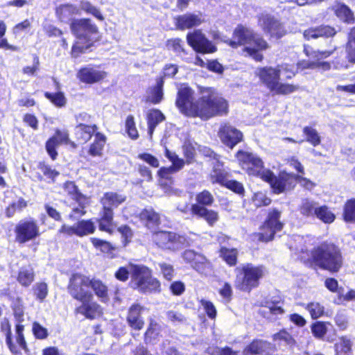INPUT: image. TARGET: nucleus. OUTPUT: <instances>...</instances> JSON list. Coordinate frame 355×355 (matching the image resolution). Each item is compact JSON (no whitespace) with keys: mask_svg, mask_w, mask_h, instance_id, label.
Returning a JSON list of instances; mask_svg holds the SVG:
<instances>
[{"mask_svg":"<svg viewBox=\"0 0 355 355\" xmlns=\"http://www.w3.org/2000/svg\"><path fill=\"white\" fill-rule=\"evenodd\" d=\"M175 104L182 114L202 120L226 114L228 111V103L222 96L207 90L195 101L194 92L186 85L178 89Z\"/></svg>","mask_w":355,"mask_h":355,"instance_id":"f257e3e1","label":"nucleus"},{"mask_svg":"<svg viewBox=\"0 0 355 355\" xmlns=\"http://www.w3.org/2000/svg\"><path fill=\"white\" fill-rule=\"evenodd\" d=\"M229 44L233 48L243 46V55L257 62H261L263 58L261 52L270 47L267 41L261 35L242 25L235 28L233 40H230Z\"/></svg>","mask_w":355,"mask_h":355,"instance_id":"f03ea898","label":"nucleus"},{"mask_svg":"<svg viewBox=\"0 0 355 355\" xmlns=\"http://www.w3.org/2000/svg\"><path fill=\"white\" fill-rule=\"evenodd\" d=\"M311 257L316 266L330 272H337L343 263L339 248L331 243L324 242L314 248Z\"/></svg>","mask_w":355,"mask_h":355,"instance_id":"7ed1b4c3","label":"nucleus"},{"mask_svg":"<svg viewBox=\"0 0 355 355\" xmlns=\"http://www.w3.org/2000/svg\"><path fill=\"white\" fill-rule=\"evenodd\" d=\"M131 286L142 293L159 291V282L152 277L151 270L144 265L130 263Z\"/></svg>","mask_w":355,"mask_h":355,"instance_id":"20e7f679","label":"nucleus"},{"mask_svg":"<svg viewBox=\"0 0 355 355\" xmlns=\"http://www.w3.org/2000/svg\"><path fill=\"white\" fill-rule=\"evenodd\" d=\"M235 286L241 291H250L258 286L259 279L264 275V268L248 263L236 268Z\"/></svg>","mask_w":355,"mask_h":355,"instance_id":"39448f33","label":"nucleus"},{"mask_svg":"<svg viewBox=\"0 0 355 355\" xmlns=\"http://www.w3.org/2000/svg\"><path fill=\"white\" fill-rule=\"evenodd\" d=\"M152 241L159 248L172 252L178 251L189 245L185 236L168 231L153 232Z\"/></svg>","mask_w":355,"mask_h":355,"instance_id":"423d86ee","label":"nucleus"},{"mask_svg":"<svg viewBox=\"0 0 355 355\" xmlns=\"http://www.w3.org/2000/svg\"><path fill=\"white\" fill-rule=\"evenodd\" d=\"M70 28L71 33L80 40L93 42L98 38V28L90 19H73Z\"/></svg>","mask_w":355,"mask_h":355,"instance_id":"0eeeda50","label":"nucleus"},{"mask_svg":"<svg viewBox=\"0 0 355 355\" xmlns=\"http://www.w3.org/2000/svg\"><path fill=\"white\" fill-rule=\"evenodd\" d=\"M90 278L80 273L73 274L68 285V291L71 296L80 301L93 299V294L89 291Z\"/></svg>","mask_w":355,"mask_h":355,"instance_id":"6e6552de","label":"nucleus"},{"mask_svg":"<svg viewBox=\"0 0 355 355\" xmlns=\"http://www.w3.org/2000/svg\"><path fill=\"white\" fill-rule=\"evenodd\" d=\"M261 179L270 183L275 193L279 194L293 188L295 175L286 172H281L276 177L272 172L267 170L261 173Z\"/></svg>","mask_w":355,"mask_h":355,"instance_id":"1a4fd4ad","label":"nucleus"},{"mask_svg":"<svg viewBox=\"0 0 355 355\" xmlns=\"http://www.w3.org/2000/svg\"><path fill=\"white\" fill-rule=\"evenodd\" d=\"M257 25L270 37L281 38L286 34L283 24L271 14L264 11L257 15Z\"/></svg>","mask_w":355,"mask_h":355,"instance_id":"9d476101","label":"nucleus"},{"mask_svg":"<svg viewBox=\"0 0 355 355\" xmlns=\"http://www.w3.org/2000/svg\"><path fill=\"white\" fill-rule=\"evenodd\" d=\"M236 157L239 165L243 169L247 171L250 175L261 178V173L267 171V169H264L261 159L255 154L241 150L236 153Z\"/></svg>","mask_w":355,"mask_h":355,"instance_id":"9b49d317","label":"nucleus"},{"mask_svg":"<svg viewBox=\"0 0 355 355\" xmlns=\"http://www.w3.org/2000/svg\"><path fill=\"white\" fill-rule=\"evenodd\" d=\"M281 212L273 209L268 214L267 220L264 223L261 228V232L255 234L260 241L267 242L273 239L276 232L282 229L283 224L279 221Z\"/></svg>","mask_w":355,"mask_h":355,"instance_id":"f8f14e48","label":"nucleus"},{"mask_svg":"<svg viewBox=\"0 0 355 355\" xmlns=\"http://www.w3.org/2000/svg\"><path fill=\"white\" fill-rule=\"evenodd\" d=\"M184 261L191 264L197 272L205 275H209L212 272L211 264L201 254L191 250H187L182 254Z\"/></svg>","mask_w":355,"mask_h":355,"instance_id":"ddd939ff","label":"nucleus"},{"mask_svg":"<svg viewBox=\"0 0 355 355\" xmlns=\"http://www.w3.org/2000/svg\"><path fill=\"white\" fill-rule=\"evenodd\" d=\"M187 41L193 49L198 53H211L216 47L209 41L200 30H195L187 35Z\"/></svg>","mask_w":355,"mask_h":355,"instance_id":"4468645a","label":"nucleus"},{"mask_svg":"<svg viewBox=\"0 0 355 355\" xmlns=\"http://www.w3.org/2000/svg\"><path fill=\"white\" fill-rule=\"evenodd\" d=\"M16 241L24 243L40 236V228L33 220H21L15 227Z\"/></svg>","mask_w":355,"mask_h":355,"instance_id":"2eb2a0df","label":"nucleus"},{"mask_svg":"<svg viewBox=\"0 0 355 355\" xmlns=\"http://www.w3.org/2000/svg\"><path fill=\"white\" fill-rule=\"evenodd\" d=\"M165 156L172 162L173 166L168 168H161L158 171V174L162 178L160 184L163 187L164 192L170 195L172 193V189L164 187L162 181L164 179L168 180L170 174L180 170L184 166V162L183 159H180L175 153L168 150L167 148L165 150Z\"/></svg>","mask_w":355,"mask_h":355,"instance_id":"dca6fc26","label":"nucleus"},{"mask_svg":"<svg viewBox=\"0 0 355 355\" xmlns=\"http://www.w3.org/2000/svg\"><path fill=\"white\" fill-rule=\"evenodd\" d=\"M95 230V224L92 220H82L72 226L63 225L59 230V232L68 236L76 235L82 237L93 234Z\"/></svg>","mask_w":355,"mask_h":355,"instance_id":"f3484780","label":"nucleus"},{"mask_svg":"<svg viewBox=\"0 0 355 355\" xmlns=\"http://www.w3.org/2000/svg\"><path fill=\"white\" fill-rule=\"evenodd\" d=\"M218 135L221 142L230 148H233L243 139V133L230 124L222 125Z\"/></svg>","mask_w":355,"mask_h":355,"instance_id":"a211bd4d","label":"nucleus"},{"mask_svg":"<svg viewBox=\"0 0 355 355\" xmlns=\"http://www.w3.org/2000/svg\"><path fill=\"white\" fill-rule=\"evenodd\" d=\"M175 24L180 30H185L198 26L205 21V18L201 12H187L178 15L175 19Z\"/></svg>","mask_w":355,"mask_h":355,"instance_id":"6ab92c4d","label":"nucleus"},{"mask_svg":"<svg viewBox=\"0 0 355 355\" xmlns=\"http://www.w3.org/2000/svg\"><path fill=\"white\" fill-rule=\"evenodd\" d=\"M106 72L92 67L81 68L77 73L78 78L83 83L92 84L106 77Z\"/></svg>","mask_w":355,"mask_h":355,"instance_id":"aec40b11","label":"nucleus"},{"mask_svg":"<svg viewBox=\"0 0 355 355\" xmlns=\"http://www.w3.org/2000/svg\"><path fill=\"white\" fill-rule=\"evenodd\" d=\"M144 307L138 304L132 305L128 311L127 321L130 327L135 330H140L144 327V321L141 316Z\"/></svg>","mask_w":355,"mask_h":355,"instance_id":"412c9836","label":"nucleus"},{"mask_svg":"<svg viewBox=\"0 0 355 355\" xmlns=\"http://www.w3.org/2000/svg\"><path fill=\"white\" fill-rule=\"evenodd\" d=\"M93 299L82 301V304L76 309V313L85 315L87 318L94 319L102 314L99 304L92 301Z\"/></svg>","mask_w":355,"mask_h":355,"instance_id":"4be33fe9","label":"nucleus"},{"mask_svg":"<svg viewBox=\"0 0 355 355\" xmlns=\"http://www.w3.org/2000/svg\"><path fill=\"white\" fill-rule=\"evenodd\" d=\"M256 74L259 77L260 80L272 90L279 82V74L275 68L262 67L257 70Z\"/></svg>","mask_w":355,"mask_h":355,"instance_id":"5701e85b","label":"nucleus"},{"mask_svg":"<svg viewBox=\"0 0 355 355\" xmlns=\"http://www.w3.org/2000/svg\"><path fill=\"white\" fill-rule=\"evenodd\" d=\"M69 135L67 131L58 130L55 135L47 141L46 148L52 159H55L57 157L56 147L60 144L67 143Z\"/></svg>","mask_w":355,"mask_h":355,"instance_id":"b1692460","label":"nucleus"},{"mask_svg":"<svg viewBox=\"0 0 355 355\" xmlns=\"http://www.w3.org/2000/svg\"><path fill=\"white\" fill-rule=\"evenodd\" d=\"M214 154V158L216 160V164L214 166L213 171L210 174L211 181L213 183H218L221 185H224L228 180V173L223 168V164L219 161V157L217 155L211 152L209 155L211 156Z\"/></svg>","mask_w":355,"mask_h":355,"instance_id":"393cba45","label":"nucleus"},{"mask_svg":"<svg viewBox=\"0 0 355 355\" xmlns=\"http://www.w3.org/2000/svg\"><path fill=\"white\" fill-rule=\"evenodd\" d=\"M191 214L203 218L210 226H213L219 218L217 211L207 209L197 204L191 205Z\"/></svg>","mask_w":355,"mask_h":355,"instance_id":"a878e982","label":"nucleus"},{"mask_svg":"<svg viewBox=\"0 0 355 355\" xmlns=\"http://www.w3.org/2000/svg\"><path fill=\"white\" fill-rule=\"evenodd\" d=\"M336 31L329 26H321L315 28H310L304 32V37L307 40L316 39L319 37H331L336 34Z\"/></svg>","mask_w":355,"mask_h":355,"instance_id":"bb28decb","label":"nucleus"},{"mask_svg":"<svg viewBox=\"0 0 355 355\" xmlns=\"http://www.w3.org/2000/svg\"><path fill=\"white\" fill-rule=\"evenodd\" d=\"M336 15L343 22L353 24L355 20L354 12L344 3H337L333 6Z\"/></svg>","mask_w":355,"mask_h":355,"instance_id":"cd10ccee","label":"nucleus"},{"mask_svg":"<svg viewBox=\"0 0 355 355\" xmlns=\"http://www.w3.org/2000/svg\"><path fill=\"white\" fill-rule=\"evenodd\" d=\"M126 199L125 196L114 192L105 193L101 200L103 207L116 208Z\"/></svg>","mask_w":355,"mask_h":355,"instance_id":"c85d7f7f","label":"nucleus"},{"mask_svg":"<svg viewBox=\"0 0 355 355\" xmlns=\"http://www.w3.org/2000/svg\"><path fill=\"white\" fill-rule=\"evenodd\" d=\"M270 348V343L266 341L254 340L245 347L243 351V355H253L269 353V349Z\"/></svg>","mask_w":355,"mask_h":355,"instance_id":"c756f323","label":"nucleus"},{"mask_svg":"<svg viewBox=\"0 0 355 355\" xmlns=\"http://www.w3.org/2000/svg\"><path fill=\"white\" fill-rule=\"evenodd\" d=\"M165 119V116L163 113L157 109L150 110L147 114V121L148 126V135L150 137L153 134V132L156 126Z\"/></svg>","mask_w":355,"mask_h":355,"instance_id":"7c9ffc66","label":"nucleus"},{"mask_svg":"<svg viewBox=\"0 0 355 355\" xmlns=\"http://www.w3.org/2000/svg\"><path fill=\"white\" fill-rule=\"evenodd\" d=\"M90 288L101 302H105L108 300L107 286L101 280L95 278L90 279Z\"/></svg>","mask_w":355,"mask_h":355,"instance_id":"2f4dec72","label":"nucleus"},{"mask_svg":"<svg viewBox=\"0 0 355 355\" xmlns=\"http://www.w3.org/2000/svg\"><path fill=\"white\" fill-rule=\"evenodd\" d=\"M0 330L6 336V343L10 351L12 354L17 353V348L12 341L11 325L7 318H3L1 321Z\"/></svg>","mask_w":355,"mask_h":355,"instance_id":"473e14b6","label":"nucleus"},{"mask_svg":"<svg viewBox=\"0 0 355 355\" xmlns=\"http://www.w3.org/2000/svg\"><path fill=\"white\" fill-rule=\"evenodd\" d=\"M35 274L31 266H24L20 268L17 277V282L23 286L28 287L33 282Z\"/></svg>","mask_w":355,"mask_h":355,"instance_id":"72a5a7b5","label":"nucleus"},{"mask_svg":"<svg viewBox=\"0 0 355 355\" xmlns=\"http://www.w3.org/2000/svg\"><path fill=\"white\" fill-rule=\"evenodd\" d=\"M140 218L146 223V225L148 228L157 226L160 223V217L158 213L155 212L153 209H146L140 214Z\"/></svg>","mask_w":355,"mask_h":355,"instance_id":"f704fd0d","label":"nucleus"},{"mask_svg":"<svg viewBox=\"0 0 355 355\" xmlns=\"http://www.w3.org/2000/svg\"><path fill=\"white\" fill-rule=\"evenodd\" d=\"M56 15L61 21H66L73 15H78L79 9L72 4H62L56 8Z\"/></svg>","mask_w":355,"mask_h":355,"instance_id":"c9c22d12","label":"nucleus"},{"mask_svg":"<svg viewBox=\"0 0 355 355\" xmlns=\"http://www.w3.org/2000/svg\"><path fill=\"white\" fill-rule=\"evenodd\" d=\"M318 208V205L316 202L309 198H304L302 200L299 210L303 216L313 217L315 216Z\"/></svg>","mask_w":355,"mask_h":355,"instance_id":"e433bc0d","label":"nucleus"},{"mask_svg":"<svg viewBox=\"0 0 355 355\" xmlns=\"http://www.w3.org/2000/svg\"><path fill=\"white\" fill-rule=\"evenodd\" d=\"M163 85L164 79L162 77L159 78L157 80V85L155 87L152 88L150 91L148 96V101H150L154 104H157L161 102L163 98Z\"/></svg>","mask_w":355,"mask_h":355,"instance_id":"4c0bfd02","label":"nucleus"},{"mask_svg":"<svg viewBox=\"0 0 355 355\" xmlns=\"http://www.w3.org/2000/svg\"><path fill=\"white\" fill-rule=\"evenodd\" d=\"M346 58L352 64L355 63V27L352 28L348 35V41L345 46Z\"/></svg>","mask_w":355,"mask_h":355,"instance_id":"58836bf2","label":"nucleus"},{"mask_svg":"<svg viewBox=\"0 0 355 355\" xmlns=\"http://www.w3.org/2000/svg\"><path fill=\"white\" fill-rule=\"evenodd\" d=\"M80 9L85 13L92 15L98 21H103L105 20V17L102 14L101 10L88 1H81L80 4Z\"/></svg>","mask_w":355,"mask_h":355,"instance_id":"ea45409f","label":"nucleus"},{"mask_svg":"<svg viewBox=\"0 0 355 355\" xmlns=\"http://www.w3.org/2000/svg\"><path fill=\"white\" fill-rule=\"evenodd\" d=\"M96 129V125H87L80 123L76 127V135L81 142H87Z\"/></svg>","mask_w":355,"mask_h":355,"instance_id":"a19ab883","label":"nucleus"},{"mask_svg":"<svg viewBox=\"0 0 355 355\" xmlns=\"http://www.w3.org/2000/svg\"><path fill=\"white\" fill-rule=\"evenodd\" d=\"M105 141L106 137L103 135L96 134L94 142L91 145L89 150V154L92 156L101 155Z\"/></svg>","mask_w":355,"mask_h":355,"instance_id":"79ce46f5","label":"nucleus"},{"mask_svg":"<svg viewBox=\"0 0 355 355\" xmlns=\"http://www.w3.org/2000/svg\"><path fill=\"white\" fill-rule=\"evenodd\" d=\"M315 216L324 223H331L334 221L336 218L334 214H333L326 206L318 207Z\"/></svg>","mask_w":355,"mask_h":355,"instance_id":"37998d69","label":"nucleus"},{"mask_svg":"<svg viewBox=\"0 0 355 355\" xmlns=\"http://www.w3.org/2000/svg\"><path fill=\"white\" fill-rule=\"evenodd\" d=\"M303 132L306 136V141L313 146H316L320 144V136L318 131L313 128L305 126L303 128Z\"/></svg>","mask_w":355,"mask_h":355,"instance_id":"c03bdc74","label":"nucleus"},{"mask_svg":"<svg viewBox=\"0 0 355 355\" xmlns=\"http://www.w3.org/2000/svg\"><path fill=\"white\" fill-rule=\"evenodd\" d=\"M64 191L70 196V198L80 202L83 198L82 193L78 191L77 186L73 182L68 181L63 186Z\"/></svg>","mask_w":355,"mask_h":355,"instance_id":"a18cd8bd","label":"nucleus"},{"mask_svg":"<svg viewBox=\"0 0 355 355\" xmlns=\"http://www.w3.org/2000/svg\"><path fill=\"white\" fill-rule=\"evenodd\" d=\"M344 219L347 222L355 223V199L346 202L343 211Z\"/></svg>","mask_w":355,"mask_h":355,"instance_id":"49530a36","label":"nucleus"},{"mask_svg":"<svg viewBox=\"0 0 355 355\" xmlns=\"http://www.w3.org/2000/svg\"><path fill=\"white\" fill-rule=\"evenodd\" d=\"M305 309L309 312L313 319H317L322 316L324 313V307L317 302L307 304Z\"/></svg>","mask_w":355,"mask_h":355,"instance_id":"de8ad7c7","label":"nucleus"},{"mask_svg":"<svg viewBox=\"0 0 355 355\" xmlns=\"http://www.w3.org/2000/svg\"><path fill=\"white\" fill-rule=\"evenodd\" d=\"M237 250L234 248L228 249L222 248L220 249V256L223 260L230 266H234L237 260Z\"/></svg>","mask_w":355,"mask_h":355,"instance_id":"09e8293b","label":"nucleus"},{"mask_svg":"<svg viewBox=\"0 0 355 355\" xmlns=\"http://www.w3.org/2000/svg\"><path fill=\"white\" fill-rule=\"evenodd\" d=\"M275 69L278 71L279 79H280V76L290 79L295 75V67L293 64H282Z\"/></svg>","mask_w":355,"mask_h":355,"instance_id":"8fccbe9b","label":"nucleus"},{"mask_svg":"<svg viewBox=\"0 0 355 355\" xmlns=\"http://www.w3.org/2000/svg\"><path fill=\"white\" fill-rule=\"evenodd\" d=\"M351 342L346 338H341L335 345L337 355H351Z\"/></svg>","mask_w":355,"mask_h":355,"instance_id":"3c124183","label":"nucleus"},{"mask_svg":"<svg viewBox=\"0 0 355 355\" xmlns=\"http://www.w3.org/2000/svg\"><path fill=\"white\" fill-rule=\"evenodd\" d=\"M26 206V201L22 198H19L16 202H13L6 209V215L8 218H11L17 210H21Z\"/></svg>","mask_w":355,"mask_h":355,"instance_id":"603ef678","label":"nucleus"},{"mask_svg":"<svg viewBox=\"0 0 355 355\" xmlns=\"http://www.w3.org/2000/svg\"><path fill=\"white\" fill-rule=\"evenodd\" d=\"M299 87L297 85L283 84L278 82L271 91L278 94H288L297 91Z\"/></svg>","mask_w":355,"mask_h":355,"instance_id":"864d4df0","label":"nucleus"},{"mask_svg":"<svg viewBox=\"0 0 355 355\" xmlns=\"http://www.w3.org/2000/svg\"><path fill=\"white\" fill-rule=\"evenodd\" d=\"M304 51L307 56H309L311 58H315L317 60H320V59L328 58L334 52V50L333 51H315V50H313L309 46H304Z\"/></svg>","mask_w":355,"mask_h":355,"instance_id":"5fc2aeb1","label":"nucleus"},{"mask_svg":"<svg viewBox=\"0 0 355 355\" xmlns=\"http://www.w3.org/2000/svg\"><path fill=\"white\" fill-rule=\"evenodd\" d=\"M45 96L57 107H61L66 105L67 99L64 94L62 92H57L55 94L46 92Z\"/></svg>","mask_w":355,"mask_h":355,"instance_id":"6e6d98bb","label":"nucleus"},{"mask_svg":"<svg viewBox=\"0 0 355 355\" xmlns=\"http://www.w3.org/2000/svg\"><path fill=\"white\" fill-rule=\"evenodd\" d=\"M166 315L168 320L175 325L179 324H183L186 322L187 320L185 316L182 313L178 311H168Z\"/></svg>","mask_w":355,"mask_h":355,"instance_id":"4d7b16f0","label":"nucleus"},{"mask_svg":"<svg viewBox=\"0 0 355 355\" xmlns=\"http://www.w3.org/2000/svg\"><path fill=\"white\" fill-rule=\"evenodd\" d=\"M34 295L40 302L44 301L48 294V286L46 283L40 282L35 284L33 288Z\"/></svg>","mask_w":355,"mask_h":355,"instance_id":"13d9d810","label":"nucleus"},{"mask_svg":"<svg viewBox=\"0 0 355 355\" xmlns=\"http://www.w3.org/2000/svg\"><path fill=\"white\" fill-rule=\"evenodd\" d=\"M125 129L129 137L132 139H137L139 137L138 131L135 126L134 117L132 115L128 116L125 121Z\"/></svg>","mask_w":355,"mask_h":355,"instance_id":"bf43d9fd","label":"nucleus"},{"mask_svg":"<svg viewBox=\"0 0 355 355\" xmlns=\"http://www.w3.org/2000/svg\"><path fill=\"white\" fill-rule=\"evenodd\" d=\"M157 266L166 279L170 281L173 278L174 268L172 265L165 262H160L157 263Z\"/></svg>","mask_w":355,"mask_h":355,"instance_id":"052dcab7","label":"nucleus"},{"mask_svg":"<svg viewBox=\"0 0 355 355\" xmlns=\"http://www.w3.org/2000/svg\"><path fill=\"white\" fill-rule=\"evenodd\" d=\"M265 307L267 308L270 313L275 315H282L284 313L283 303L278 302H267Z\"/></svg>","mask_w":355,"mask_h":355,"instance_id":"680f3d73","label":"nucleus"},{"mask_svg":"<svg viewBox=\"0 0 355 355\" xmlns=\"http://www.w3.org/2000/svg\"><path fill=\"white\" fill-rule=\"evenodd\" d=\"M311 331L315 337L321 338L327 331L326 323L322 322H316L311 326Z\"/></svg>","mask_w":355,"mask_h":355,"instance_id":"e2e57ef3","label":"nucleus"},{"mask_svg":"<svg viewBox=\"0 0 355 355\" xmlns=\"http://www.w3.org/2000/svg\"><path fill=\"white\" fill-rule=\"evenodd\" d=\"M252 202L256 207H259L268 205L271 200L264 193L257 192L254 194Z\"/></svg>","mask_w":355,"mask_h":355,"instance_id":"0e129e2a","label":"nucleus"},{"mask_svg":"<svg viewBox=\"0 0 355 355\" xmlns=\"http://www.w3.org/2000/svg\"><path fill=\"white\" fill-rule=\"evenodd\" d=\"M196 201L202 205L209 206L214 202V197L208 191H203L196 196Z\"/></svg>","mask_w":355,"mask_h":355,"instance_id":"69168bd1","label":"nucleus"},{"mask_svg":"<svg viewBox=\"0 0 355 355\" xmlns=\"http://www.w3.org/2000/svg\"><path fill=\"white\" fill-rule=\"evenodd\" d=\"M131 276L130 263L125 266L120 267L114 273L116 279L121 282H125Z\"/></svg>","mask_w":355,"mask_h":355,"instance_id":"338daca9","label":"nucleus"},{"mask_svg":"<svg viewBox=\"0 0 355 355\" xmlns=\"http://www.w3.org/2000/svg\"><path fill=\"white\" fill-rule=\"evenodd\" d=\"M207 352L210 355H237L236 352L232 351L229 347L218 348V347H209Z\"/></svg>","mask_w":355,"mask_h":355,"instance_id":"774afa93","label":"nucleus"}]
</instances>
